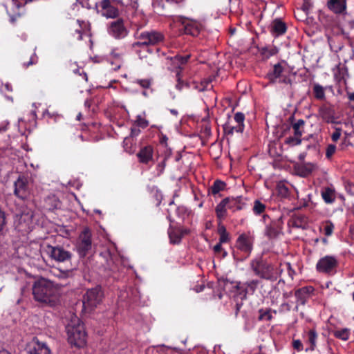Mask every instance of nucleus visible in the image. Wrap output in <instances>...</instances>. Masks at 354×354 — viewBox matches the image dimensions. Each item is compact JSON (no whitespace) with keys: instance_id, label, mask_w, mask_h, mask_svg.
<instances>
[{"instance_id":"nucleus-38","label":"nucleus","mask_w":354,"mask_h":354,"mask_svg":"<svg viewBox=\"0 0 354 354\" xmlns=\"http://www.w3.org/2000/svg\"><path fill=\"white\" fill-rule=\"evenodd\" d=\"M59 273L56 275L60 279H67L73 276V270H58Z\"/></svg>"},{"instance_id":"nucleus-58","label":"nucleus","mask_w":354,"mask_h":354,"mask_svg":"<svg viewBox=\"0 0 354 354\" xmlns=\"http://www.w3.org/2000/svg\"><path fill=\"white\" fill-rule=\"evenodd\" d=\"M178 230H180L179 232H180V234L181 236V238L186 235V234H188L189 233V230L188 229H180L178 228Z\"/></svg>"},{"instance_id":"nucleus-25","label":"nucleus","mask_w":354,"mask_h":354,"mask_svg":"<svg viewBox=\"0 0 354 354\" xmlns=\"http://www.w3.org/2000/svg\"><path fill=\"white\" fill-rule=\"evenodd\" d=\"M123 147L126 152L132 154L136 151V143L131 138H125L123 141Z\"/></svg>"},{"instance_id":"nucleus-43","label":"nucleus","mask_w":354,"mask_h":354,"mask_svg":"<svg viewBox=\"0 0 354 354\" xmlns=\"http://www.w3.org/2000/svg\"><path fill=\"white\" fill-rule=\"evenodd\" d=\"M176 77H177V84L176 85V88L178 90V91H181L183 89V87H188V84H186V83H184L183 81H181L180 80V71L179 70L177 71L176 72Z\"/></svg>"},{"instance_id":"nucleus-44","label":"nucleus","mask_w":354,"mask_h":354,"mask_svg":"<svg viewBox=\"0 0 354 354\" xmlns=\"http://www.w3.org/2000/svg\"><path fill=\"white\" fill-rule=\"evenodd\" d=\"M277 192L278 194L283 197H286L288 195V189L284 184L280 183L277 185Z\"/></svg>"},{"instance_id":"nucleus-23","label":"nucleus","mask_w":354,"mask_h":354,"mask_svg":"<svg viewBox=\"0 0 354 354\" xmlns=\"http://www.w3.org/2000/svg\"><path fill=\"white\" fill-rule=\"evenodd\" d=\"M322 197L326 203H333L335 201V189L332 187H324L321 192Z\"/></svg>"},{"instance_id":"nucleus-7","label":"nucleus","mask_w":354,"mask_h":354,"mask_svg":"<svg viewBox=\"0 0 354 354\" xmlns=\"http://www.w3.org/2000/svg\"><path fill=\"white\" fill-rule=\"evenodd\" d=\"M46 252L51 259L57 262H66L72 258V253L61 246H46Z\"/></svg>"},{"instance_id":"nucleus-47","label":"nucleus","mask_w":354,"mask_h":354,"mask_svg":"<svg viewBox=\"0 0 354 354\" xmlns=\"http://www.w3.org/2000/svg\"><path fill=\"white\" fill-rule=\"evenodd\" d=\"M336 151V146L335 145H328L326 150V157L330 159Z\"/></svg>"},{"instance_id":"nucleus-30","label":"nucleus","mask_w":354,"mask_h":354,"mask_svg":"<svg viewBox=\"0 0 354 354\" xmlns=\"http://www.w3.org/2000/svg\"><path fill=\"white\" fill-rule=\"evenodd\" d=\"M178 229L169 228L168 231L170 241L172 243H178L181 240V236L180 234Z\"/></svg>"},{"instance_id":"nucleus-13","label":"nucleus","mask_w":354,"mask_h":354,"mask_svg":"<svg viewBox=\"0 0 354 354\" xmlns=\"http://www.w3.org/2000/svg\"><path fill=\"white\" fill-rule=\"evenodd\" d=\"M283 71V67L279 63L274 65L273 69L268 74V78L272 82H276L279 79V82L290 83V80L287 78L281 79Z\"/></svg>"},{"instance_id":"nucleus-9","label":"nucleus","mask_w":354,"mask_h":354,"mask_svg":"<svg viewBox=\"0 0 354 354\" xmlns=\"http://www.w3.org/2000/svg\"><path fill=\"white\" fill-rule=\"evenodd\" d=\"M91 232L88 228H84L79 236L77 249L81 254L85 255L91 248Z\"/></svg>"},{"instance_id":"nucleus-60","label":"nucleus","mask_w":354,"mask_h":354,"mask_svg":"<svg viewBox=\"0 0 354 354\" xmlns=\"http://www.w3.org/2000/svg\"><path fill=\"white\" fill-rule=\"evenodd\" d=\"M221 249H222V247H221V243H219L216 244V245H214V252H216V253L220 252H221Z\"/></svg>"},{"instance_id":"nucleus-41","label":"nucleus","mask_w":354,"mask_h":354,"mask_svg":"<svg viewBox=\"0 0 354 354\" xmlns=\"http://www.w3.org/2000/svg\"><path fill=\"white\" fill-rule=\"evenodd\" d=\"M71 35L75 39L80 40L82 38V31L77 29V22H75L71 28Z\"/></svg>"},{"instance_id":"nucleus-2","label":"nucleus","mask_w":354,"mask_h":354,"mask_svg":"<svg viewBox=\"0 0 354 354\" xmlns=\"http://www.w3.org/2000/svg\"><path fill=\"white\" fill-rule=\"evenodd\" d=\"M250 265L256 276L270 281H275L282 272L277 265H274L261 257L252 259Z\"/></svg>"},{"instance_id":"nucleus-31","label":"nucleus","mask_w":354,"mask_h":354,"mask_svg":"<svg viewBox=\"0 0 354 354\" xmlns=\"http://www.w3.org/2000/svg\"><path fill=\"white\" fill-rule=\"evenodd\" d=\"M226 186V184L221 180H216L211 187V192L212 194L215 195L219 192L223 190Z\"/></svg>"},{"instance_id":"nucleus-37","label":"nucleus","mask_w":354,"mask_h":354,"mask_svg":"<svg viewBox=\"0 0 354 354\" xmlns=\"http://www.w3.org/2000/svg\"><path fill=\"white\" fill-rule=\"evenodd\" d=\"M335 336L339 339L346 341L349 337V331L347 329L337 330L335 333Z\"/></svg>"},{"instance_id":"nucleus-54","label":"nucleus","mask_w":354,"mask_h":354,"mask_svg":"<svg viewBox=\"0 0 354 354\" xmlns=\"http://www.w3.org/2000/svg\"><path fill=\"white\" fill-rule=\"evenodd\" d=\"M292 346L295 349L300 351L303 349V344L301 342L299 339H296L293 341Z\"/></svg>"},{"instance_id":"nucleus-14","label":"nucleus","mask_w":354,"mask_h":354,"mask_svg":"<svg viewBox=\"0 0 354 354\" xmlns=\"http://www.w3.org/2000/svg\"><path fill=\"white\" fill-rule=\"evenodd\" d=\"M102 15L106 18H115L118 15V10L112 6L109 0H102L100 3Z\"/></svg>"},{"instance_id":"nucleus-62","label":"nucleus","mask_w":354,"mask_h":354,"mask_svg":"<svg viewBox=\"0 0 354 354\" xmlns=\"http://www.w3.org/2000/svg\"><path fill=\"white\" fill-rule=\"evenodd\" d=\"M348 97L351 101H354V92L353 93H348Z\"/></svg>"},{"instance_id":"nucleus-49","label":"nucleus","mask_w":354,"mask_h":354,"mask_svg":"<svg viewBox=\"0 0 354 354\" xmlns=\"http://www.w3.org/2000/svg\"><path fill=\"white\" fill-rule=\"evenodd\" d=\"M244 119H245V116L244 115L241 113V112H238L236 113L235 115H234V122L236 123V124H243V122H244Z\"/></svg>"},{"instance_id":"nucleus-63","label":"nucleus","mask_w":354,"mask_h":354,"mask_svg":"<svg viewBox=\"0 0 354 354\" xmlns=\"http://www.w3.org/2000/svg\"><path fill=\"white\" fill-rule=\"evenodd\" d=\"M91 102L90 100H86L84 102V106L86 107V108H90L91 106Z\"/></svg>"},{"instance_id":"nucleus-27","label":"nucleus","mask_w":354,"mask_h":354,"mask_svg":"<svg viewBox=\"0 0 354 354\" xmlns=\"http://www.w3.org/2000/svg\"><path fill=\"white\" fill-rule=\"evenodd\" d=\"M241 198H228L227 208L232 209L233 212L240 210L243 207V203L241 202Z\"/></svg>"},{"instance_id":"nucleus-6","label":"nucleus","mask_w":354,"mask_h":354,"mask_svg":"<svg viewBox=\"0 0 354 354\" xmlns=\"http://www.w3.org/2000/svg\"><path fill=\"white\" fill-rule=\"evenodd\" d=\"M338 261L334 256H325L321 258L316 264L317 270L323 274H333L336 272Z\"/></svg>"},{"instance_id":"nucleus-52","label":"nucleus","mask_w":354,"mask_h":354,"mask_svg":"<svg viewBox=\"0 0 354 354\" xmlns=\"http://www.w3.org/2000/svg\"><path fill=\"white\" fill-rule=\"evenodd\" d=\"M341 129L336 128L335 132L332 134L331 138L333 142H337L341 136Z\"/></svg>"},{"instance_id":"nucleus-59","label":"nucleus","mask_w":354,"mask_h":354,"mask_svg":"<svg viewBox=\"0 0 354 354\" xmlns=\"http://www.w3.org/2000/svg\"><path fill=\"white\" fill-rule=\"evenodd\" d=\"M218 232H219V234H224V233H225V234H227V231H226V229H225V226H224V225H218Z\"/></svg>"},{"instance_id":"nucleus-53","label":"nucleus","mask_w":354,"mask_h":354,"mask_svg":"<svg viewBox=\"0 0 354 354\" xmlns=\"http://www.w3.org/2000/svg\"><path fill=\"white\" fill-rule=\"evenodd\" d=\"M354 135L353 131L351 132V133H348V132H344V140H343V142H342V145H351V142L349 141V139L351 137H352V136Z\"/></svg>"},{"instance_id":"nucleus-4","label":"nucleus","mask_w":354,"mask_h":354,"mask_svg":"<svg viewBox=\"0 0 354 354\" xmlns=\"http://www.w3.org/2000/svg\"><path fill=\"white\" fill-rule=\"evenodd\" d=\"M66 330L68 342L77 347H82L86 342V333L84 326L79 317L71 315L69 322L66 324Z\"/></svg>"},{"instance_id":"nucleus-24","label":"nucleus","mask_w":354,"mask_h":354,"mask_svg":"<svg viewBox=\"0 0 354 354\" xmlns=\"http://www.w3.org/2000/svg\"><path fill=\"white\" fill-rule=\"evenodd\" d=\"M228 198H224L216 207V213L218 219H224L227 216Z\"/></svg>"},{"instance_id":"nucleus-17","label":"nucleus","mask_w":354,"mask_h":354,"mask_svg":"<svg viewBox=\"0 0 354 354\" xmlns=\"http://www.w3.org/2000/svg\"><path fill=\"white\" fill-rule=\"evenodd\" d=\"M139 162L142 164H148L153 160V149L151 146L142 147L137 153Z\"/></svg>"},{"instance_id":"nucleus-45","label":"nucleus","mask_w":354,"mask_h":354,"mask_svg":"<svg viewBox=\"0 0 354 354\" xmlns=\"http://www.w3.org/2000/svg\"><path fill=\"white\" fill-rule=\"evenodd\" d=\"M281 266H283L286 268L288 275L290 276V277L292 279H293L294 275L295 274V271L292 268L291 264L288 262H286L283 264L281 263L279 267L281 268Z\"/></svg>"},{"instance_id":"nucleus-51","label":"nucleus","mask_w":354,"mask_h":354,"mask_svg":"<svg viewBox=\"0 0 354 354\" xmlns=\"http://www.w3.org/2000/svg\"><path fill=\"white\" fill-rule=\"evenodd\" d=\"M37 62V57L36 56L35 53H33L30 56L29 61L24 62V66L25 67H28L30 66L35 64Z\"/></svg>"},{"instance_id":"nucleus-34","label":"nucleus","mask_w":354,"mask_h":354,"mask_svg":"<svg viewBox=\"0 0 354 354\" xmlns=\"http://www.w3.org/2000/svg\"><path fill=\"white\" fill-rule=\"evenodd\" d=\"M317 338V334L316 331L313 329L310 330L308 332V342L310 343L311 346L310 347V351H313L316 346V340Z\"/></svg>"},{"instance_id":"nucleus-61","label":"nucleus","mask_w":354,"mask_h":354,"mask_svg":"<svg viewBox=\"0 0 354 354\" xmlns=\"http://www.w3.org/2000/svg\"><path fill=\"white\" fill-rule=\"evenodd\" d=\"M292 295V292L291 291L290 292H285L283 293V297L284 299H288Z\"/></svg>"},{"instance_id":"nucleus-57","label":"nucleus","mask_w":354,"mask_h":354,"mask_svg":"<svg viewBox=\"0 0 354 354\" xmlns=\"http://www.w3.org/2000/svg\"><path fill=\"white\" fill-rule=\"evenodd\" d=\"M165 167V161H162L158 165V169L159 170V174H160L163 172Z\"/></svg>"},{"instance_id":"nucleus-20","label":"nucleus","mask_w":354,"mask_h":354,"mask_svg":"<svg viewBox=\"0 0 354 354\" xmlns=\"http://www.w3.org/2000/svg\"><path fill=\"white\" fill-rule=\"evenodd\" d=\"M27 186L24 180H17L15 183V194L22 199L28 196Z\"/></svg>"},{"instance_id":"nucleus-46","label":"nucleus","mask_w":354,"mask_h":354,"mask_svg":"<svg viewBox=\"0 0 354 354\" xmlns=\"http://www.w3.org/2000/svg\"><path fill=\"white\" fill-rule=\"evenodd\" d=\"M259 320H263V319L270 320L272 317L269 310H264L263 309H261V310H259Z\"/></svg>"},{"instance_id":"nucleus-55","label":"nucleus","mask_w":354,"mask_h":354,"mask_svg":"<svg viewBox=\"0 0 354 354\" xmlns=\"http://www.w3.org/2000/svg\"><path fill=\"white\" fill-rule=\"evenodd\" d=\"M229 240V236H228V233L227 234H220V239H219V243H226Z\"/></svg>"},{"instance_id":"nucleus-12","label":"nucleus","mask_w":354,"mask_h":354,"mask_svg":"<svg viewBox=\"0 0 354 354\" xmlns=\"http://www.w3.org/2000/svg\"><path fill=\"white\" fill-rule=\"evenodd\" d=\"M313 291L312 286H305L295 290V296L297 298V305H304Z\"/></svg>"},{"instance_id":"nucleus-16","label":"nucleus","mask_w":354,"mask_h":354,"mask_svg":"<svg viewBox=\"0 0 354 354\" xmlns=\"http://www.w3.org/2000/svg\"><path fill=\"white\" fill-rule=\"evenodd\" d=\"M236 246L241 251L250 254L252 248V242L249 236L242 234L236 241Z\"/></svg>"},{"instance_id":"nucleus-10","label":"nucleus","mask_w":354,"mask_h":354,"mask_svg":"<svg viewBox=\"0 0 354 354\" xmlns=\"http://www.w3.org/2000/svg\"><path fill=\"white\" fill-rule=\"evenodd\" d=\"M127 32L122 19H118L110 23L109 33L115 39L124 38L127 36Z\"/></svg>"},{"instance_id":"nucleus-32","label":"nucleus","mask_w":354,"mask_h":354,"mask_svg":"<svg viewBox=\"0 0 354 354\" xmlns=\"http://www.w3.org/2000/svg\"><path fill=\"white\" fill-rule=\"evenodd\" d=\"M259 284V280L253 279L243 284L246 292H254Z\"/></svg>"},{"instance_id":"nucleus-15","label":"nucleus","mask_w":354,"mask_h":354,"mask_svg":"<svg viewBox=\"0 0 354 354\" xmlns=\"http://www.w3.org/2000/svg\"><path fill=\"white\" fill-rule=\"evenodd\" d=\"M286 25L279 19H274L270 26L271 34L274 37L283 35L286 32Z\"/></svg>"},{"instance_id":"nucleus-11","label":"nucleus","mask_w":354,"mask_h":354,"mask_svg":"<svg viewBox=\"0 0 354 354\" xmlns=\"http://www.w3.org/2000/svg\"><path fill=\"white\" fill-rule=\"evenodd\" d=\"M282 226V216H280L266 226L265 234L270 239L276 238L281 232Z\"/></svg>"},{"instance_id":"nucleus-64","label":"nucleus","mask_w":354,"mask_h":354,"mask_svg":"<svg viewBox=\"0 0 354 354\" xmlns=\"http://www.w3.org/2000/svg\"><path fill=\"white\" fill-rule=\"evenodd\" d=\"M292 222V225L293 226H295L297 227H300V225L297 223V219H293Z\"/></svg>"},{"instance_id":"nucleus-29","label":"nucleus","mask_w":354,"mask_h":354,"mask_svg":"<svg viewBox=\"0 0 354 354\" xmlns=\"http://www.w3.org/2000/svg\"><path fill=\"white\" fill-rule=\"evenodd\" d=\"M31 222V216H21L19 219V225H21V227L19 226V230L23 231V232H28L30 230V223Z\"/></svg>"},{"instance_id":"nucleus-22","label":"nucleus","mask_w":354,"mask_h":354,"mask_svg":"<svg viewBox=\"0 0 354 354\" xmlns=\"http://www.w3.org/2000/svg\"><path fill=\"white\" fill-rule=\"evenodd\" d=\"M61 202L55 195L48 196L44 200V207L49 211L59 208Z\"/></svg>"},{"instance_id":"nucleus-56","label":"nucleus","mask_w":354,"mask_h":354,"mask_svg":"<svg viewBox=\"0 0 354 354\" xmlns=\"http://www.w3.org/2000/svg\"><path fill=\"white\" fill-rule=\"evenodd\" d=\"M140 133V130L138 128H131V135L129 138L138 136Z\"/></svg>"},{"instance_id":"nucleus-8","label":"nucleus","mask_w":354,"mask_h":354,"mask_svg":"<svg viewBox=\"0 0 354 354\" xmlns=\"http://www.w3.org/2000/svg\"><path fill=\"white\" fill-rule=\"evenodd\" d=\"M26 351L28 354H50V350L46 344L39 341L37 337H34L28 344Z\"/></svg>"},{"instance_id":"nucleus-18","label":"nucleus","mask_w":354,"mask_h":354,"mask_svg":"<svg viewBox=\"0 0 354 354\" xmlns=\"http://www.w3.org/2000/svg\"><path fill=\"white\" fill-rule=\"evenodd\" d=\"M328 8L337 14L342 13L346 8V0H329L328 1Z\"/></svg>"},{"instance_id":"nucleus-21","label":"nucleus","mask_w":354,"mask_h":354,"mask_svg":"<svg viewBox=\"0 0 354 354\" xmlns=\"http://www.w3.org/2000/svg\"><path fill=\"white\" fill-rule=\"evenodd\" d=\"M243 129L244 124H233L232 121H229L223 125V131L227 135H232L234 132L242 133Z\"/></svg>"},{"instance_id":"nucleus-3","label":"nucleus","mask_w":354,"mask_h":354,"mask_svg":"<svg viewBox=\"0 0 354 354\" xmlns=\"http://www.w3.org/2000/svg\"><path fill=\"white\" fill-rule=\"evenodd\" d=\"M135 38L137 40L132 44V48L140 56V59L145 57L146 55H141V50L145 52H150L149 46H155L159 44L164 40V35L156 30L137 31L135 33Z\"/></svg>"},{"instance_id":"nucleus-19","label":"nucleus","mask_w":354,"mask_h":354,"mask_svg":"<svg viewBox=\"0 0 354 354\" xmlns=\"http://www.w3.org/2000/svg\"><path fill=\"white\" fill-rule=\"evenodd\" d=\"M201 28V25L198 21L190 20L185 25V32L186 34L197 36Z\"/></svg>"},{"instance_id":"nucleus-28","label":"nucleus","mask_w":354,"mask_h":354,"mask_svg":"<svg viewBox=\"0 0 354 354\" xmlns=\"http://www.w3.org/2000/svg\"><path fill=\"white\" fill-rule=\"evenodd\" d=\"M189 57V56L182 57L179 55H176L174 57H171L170 60L172 68L180 69L181 68V66L185 64L187 62Z\"/></svg>"},{"instance_id":"nucleus-33","label":"nucleus","mask_w":354,"mask_h":354,"mask_svg":"<svg viewBox=\"0 0 354 354\" xmlns=\"http://www.w3.org/2000/svg\"><path fill=\"white\" fill-rule=\"evenodd\" d=\"M253 212L255 214L259 215L262 214L266 209L265 204L262 203L260 201L256 200L254 202Z\"/></svg>"},{"instance_id":"nucleus-50","label":"nucleus","mask_w":354,"mask_h":354,"mask_svg":"<svg viewBox=\"0 0 354 354\" xmlns=\"http://www.w3.org/2000/svg\"><path fill=\"white\" fill-rule=\"evenodd\" d=\"M319 113L324 119L327 120L328 122L329 121V120L330 118V113L329 109H328L326 107L322 108L319 111Z\"/></svg>"},{"instance_id":"nucleus-42","label":"nucleus","mask_w":354,"mask_h":354,"mask_svg":"<svg viewBox=\"0 0 354 354\" xmlns=\"http://www.w3.org/2000/svg\"><path fill=\"white\" fill-rule=\"evenodd\" d=\"M6 225V216L3 212L0 210V236L3 234Z\"/></svg>"},{"instance_id":"nucleus-5","label":"nucleus","mask_w":354,"mask_h":354,"mask_svg":"<svg viewBox=\"0 0 354 354\" xmlns=\"http://www.w3.org/2000/svg\"><path fill=\"white\" fill-rule=\"evenodd\" d=\"M103 297L102 288L99 286L87 290L82 299L84 310L88 312L93 310L102 302Z\"/></svg>"},{"instance_id":"nucleus-39","label":"nucleus","mask_w":354,"mask_h":354,"mask_svg":"<svg viewBox=\"0 0 354 354\" xmlns=\"http://www.w3.org/2000/svg\"><path fill=\"white\" fill-rule=\"evenodd\" d=\"M136 123L138 127H141L142 129H145L149 126V122L144 117H142L141 115H138L136 117Z\"/></svg>"},{"instance_id":"nucleus-26","label":"nucleus","mask_w":354,"mask_h":354,"mask_svg":"<svg viewBox=\"0 0 354 354\" xmlns=\"http://www.w3.org/2000/svg\"><path fill=\"white\" fill-rule=\"evenodd\" d=\"M305 121L302 119L298 120L295 122L292 123V127L293 129L294 135L301 138L304 132Z\"/></svg>"},{"instance_id":"nucleus-48","label":"nucleus","mask_w":354,"mask_h":354,"mask_svg":"<svg viewBox=\"0 0 354 354\" xmlns=\"http://www.w3.org/2000/svg\"><path fill=\"white\" fill-rule=\"evenodd\" d=\"M134 82L139 84L140 86H142V88H149L151 85V82L148 79H144V80L137 79L135 80Z\"/></svg>"},{"instance_id":"nucleus-35","label":"nucleus","mask_w":354,"mask_h":354,"mask_svg":"<svg viewBox=\"0 0 354 354\" xmlns=\"http://www.w3.org/2000/svg\"><path fill=\"white\" fill-rule=\"evenodd\" d=\"M315 97L317 99L322 100L325 97V93L323 86L319 84H315L313 87Z\"/></svg>"},{"instance_id":"nucleus-40","label":"nucleus","mask_w":354,"mask_h":354,"mask_svg":"<svg viewBox=\"0 0 354 354\" xmlns=\"http://www.w3.org/2000/svg\"><path fill=\"white\" fill-rule=\"evenodd\" d=\"M334 225L329 221H326L324 225V233L326 236H329L333 234Z\"/></svg>"},{"instance_id":"nucleus-1","label":"nucleus","mask_w":354,"mask_h":354,"mask_svg":"<svg viewBox=\"0 0 354 354\" xmlns=\"http://www.w3.org/2000/svg\"><path fill=\"white\" fill-rule=\"evenodd\" d=\"M36 301L44 306H55L59 301L58 288L51 281L41 278L35 281L32 287Z\"/></svg>"},{"instance_id":"nucleus-36","label":"nucleus","mask_w":354,"mask_h":354,"mask_svg":"<svg viewBox=\"0 0 354 354\" xmlns=\"http://www.w3.org/2000/svg\"><path fill=\"white\" fill-rule=\"evenodd\" d=\"M301 138L297 137L295 135L293 136H289L286 138L285 140V143L290 146L299 145L301 144Z\"/></svg>"}]
</instances>
